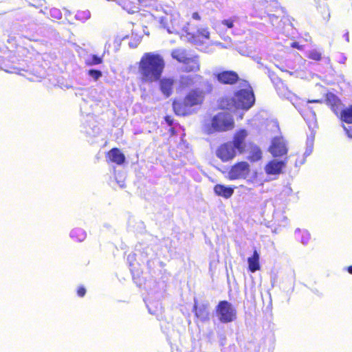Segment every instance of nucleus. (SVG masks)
Returning <instances> with one entry per match:
<instances>
[{
	"label": "nucleus",
	"mask_w": 352,
	"mask_h": 352,
	"mask_svg": "<svg viewBox=\"0 0 352 352\" xmlns=\"http://www.w3.org/2000/svg\"><path fill=\"white\" fill-rule=\"evenodd\" d=\"M163 56L155 52L144 53L138 63L139 80L143 84H152L160 80L165 69Z\"/></svg>",
	"instance_id": "nucleus-1"
},
{
	"label": "nucleus",
	"mask_w": 352,
	"mask_h": 352,
	"mask_svg": "<svg viewBox=\"0 0 352 352\" xmlns=\"http://www.w3.org/2000/svg\"><path fill=\"white\" fill-rule=\"evenodd\" d=\"M28 53L25 47L16 44L14 39L8 40L5 50L0 52V69L8 73L19 74L21 69L17 65Z\"/></svg>",
	"instance_id": "nucleus-2"
},
{
	"label": "nucleus",
	"mask_w": 352,
	"mask_h": 352,
	"mask_svg": "<svg viewBox=\"0 0 352 352\" xmlns=\"http://www.w3.org/2000/svg\"><path fill=\"white\" fill-rule=\"evenodd\" d=\"M205 96V91L203 89L197 87L191 89L183 98H177L173 100V110L179 116L190 115L195 107L204 103Z\"/></svg>",
	"instance_id": "nucleus-3"
},
{
	"label": "nucleus",
	"mask_w": 352,
	"mask_h": 352,
	"mask_svg": "<svg viewBox=\"0 0 352 352\" xmlns=\"http://www.w3.org/2000/svg\"><path fill=\"white\" fill-rule=\"evenodd\" d=\"M187 40L195 45H201L208 40L210 33L208 28H200L195 30L190 23H187L184 28Z\"/></svg>",
	"instance_id": "nucleus-4"
},
{
	"label": "nucleus",
	"mask_w": 352,
	"mask_h": 352,
	"mask_svg": "<svg viewBox=\"0 0 352 352\" xmlns=\"http://www.w3.org/2000/svg\"><path fill=\"white\" fill-rule=\"evenodd\" d=\"M233 102L235 106L241 109L248 110L255 102L253 91L250 86L247 89H241L234 93Z\"/></svg>",
	"instance_id": "nucleus-5"
},
{
	"label": "nucleus",
	"mask_w": 352,
	"mask_h": 352,
	"mask_svg": "<svg viewBox=\"0 0 352 352\" xmlns=\"http://www.w3.org/2000/svg\"><path fill=\"white\" fill-rule=\"evenodd\" d=\"M212 131H228L234 128L233 118L228 113L220 112L215 115L211 122Z\"/></svg>",
	"instance_id": "nucleus-6"
},
{
	"label": "nucleus",
	"mask_w": 352,
	"mask_h": 352,
	"mask_svg": "<svg viewBox=\"0 0 352 352\" xmlns=\"http://www.w3.org/2000/svg\"><path fill=\"white\" fill-rule=\"evenodd\" d=\"M215 313L221 323H229L236 318V311L227 300H221L215 308Z\"/></svg>",
	"instance_id": "nucleus-7"
},
{
	"label": "nucleus",
	"mask_w": 352,
	"mask_h": 352,
	"mask_svg": "<svg viewBox=\"0 0 352 352\" xmlns=\"http://www.w3.org/2000/svg\"><path fill=\"white\" fill-rule=\"evenodd\" d=\"M250 165L246 161H239L230 167L228 172L230 180L246 179L250 173Z\"/></svg>",
	"instance_id": "nucleus-8"
},
{
	"label": "nucleus",
	"mask_w": 352,
	"mask_h": 352,
	"mask_svg": "<svg viewBox=\"0 0 352 352\" xmlns=\"http://www.w3.org/2000/svg\"><path fill=\"white\" fill-rule=\"evenodd\" d=\"M216 156L223 162L232 161L236 156L237 151L230 141L221 144L216 150Z\"/></svg>",
	"instance_id": "nucleus-9"
},
{
	"label": "nucleus",
	"mask_w": 352,
	"mask_h": 352,
	"mask_svg": "<svg viewBox=\"0 0 352 352\" xmlns=\"http://www.w3.org/2000/svg\"><path fill=\"white\" fill-rule=\"evenodd\" d=\"M248 135V131L245 129H241L234 133L232 140L230 141L239 154H243L247 151L248 144L245 140Z\"/></svg>",
	"instance_id": "nucleus-10"
},
{
	"label": "nucleus",
	"mask_w": 352,
	"mask_h": 352,
	"mask_svg": "<svg viewBox=\"0 0 352 352\" xmlns=\"http://www.w3.org/2000/svg\"><path fill=\"white\" fill-rule=\"evenodd\" d=\"M214 78L222 85H232L239 80L237 72L233 70H223L214 74Z\"/></svg>",
	"instance_id": "nucleus-11"
},
{
	"label": "nucleus",
	"mask_w": 352,
	"mask_h": 352,
	"mask_svg": "<svg viewBox=\"0 0 352 352\" xmlns=\"http://www.w3.org/2000/svg\"><path fill=\"white\" fill-rule=\"evenodd\" d=\"M157 82H159V89L165 98H168L173 94L175 85L173 78L161 77Z\"/></svg>",
	"instance_id": "nucleus-12"
},
{
	"label": "nucleus",
	"mask_w": 352,
	"mask_h": 352,
	"mask_svg": "<svg viewBox=\"0 0 352 352\" xmlns=\"http://www.w3.org/2000/svg\"><path fill=\"white\" fill-rule=\"evenodd\" d=\"M270 152L273 157H281L287 153L285 142L278 137H276L272 140V144L269 148Z\"/></svg>",
	"instance_id": "nucleus-13"
},
{
	"label": "nucleus",
	"mask_w": 352,
	"mask_h": 352,
	"mask_svg": "<svg viewBox=\"0 0 352 352\" xmlns=\"http://www.w3.org/2000/svg\"><path fill=\"white\" fill-rule=\"evenodd\" d=\"M106 159L108 163H115L122 165L126 160L125 155L118 148H112L106 153Z\"/></svg>",
	"instance_id": "nucleus-14"
},
{
	"label": "nucleus",
	"mask_w": 352,
	"mask_h": 352,
	"mask_svg": "<svg viewBox=\"0 0 352 352\" xmlns=\"http://www.w3.org/2000/svg\"><path fill=\"white\" fill-rule=\"evenodd\" d=\"M193 312L195 316L202 322L209 319L208 303H199L197 301H195L193 306Z\"/></svg>",
	"instance_id": "nucleus-15"
},
{
	"label": "nucleus",
	"mask_w": 352,
	"mask_h": 352,
	"mask_svg": "<svg viewBox=\"0 0 352 352\" xmlns=\"http://www.w3.org/2000/svg\"><path fill=\"white\" fill-rule=\"evenodd\" d=\"M325 102L331 109L338 116L342 110V102L335 94L327 93L325 97Z\"/></svg>",
	"instance_id": "nucleus-16"
},
{
	"label": "nucleus",
	"mask_w": 352,
	"mask_h": 352,
	"mask_svg": "<svg viewBox=\"0 0 352 352\" xmlns=\"http://www.w3.org/2000/svg\"><path fill=\"white\" fill-rule=\"evenodd\" d=\"M247 150L249 151L248 160L250 162H256L262 159L263 153L261 148L254 142H248Z\"/></svg>",
	"instance_id": "nucleus-17"
},
{
	"label": "nucleus",
	"mask_w": 352,
	"mask_h": 352,
	"mask_svg": "<svg viewBox=\"0 0 352 352\" xmlns=\"http://www.w3.org/2000/svg\"><path fill=\"white\" fill-rule=\"evenodd\" d=\"M285 166V162L273 160L265 165V170L267 175H279Z\"/></svg>",
	"instance_id": "nucleus-18"
},
{
	"label": "nucleus",
	"mask_w": 352,
	"mask_h": 352,
	"mask_svg": "<svg viewBox=\"0 0 352 352\" xmlns=\"http://www.w3.org/2000/svg\"><path fill=\"white\" fill-rule=\"evenodd\" d=\"M184 64V71L185 72H196L200 69V64L197 56H188Z\"/></svg>",
	"instance_id": "nucleus-19"
},
{
	"label": "nucleus",
	"mask_w": 352,
	"mask_h": 352,
	"mask_svg": "<svg viewBox=\"0 0 352 352\" xmlns=\"http://www.w3.org/2000/svg\"><path fill=\"white\" fill-rule=\"evenodd\" d=\"M259 259V252L256 250H254L252 255L248 258V270L250 272L254 273L261 270Z\"/></svg>",
	"instance_id": "nucleus-20"
},
{
	"label": "nucleus",
	"mask_w": 352,
	"mask_h": 352,
	"mask_svg": "<svg viewBox=\"0 0 352 352\" xmlns=\"http://www.w3.org/2000/svg\"><path fill=\"white\" fill-rule=\"evenodd\" d=\"M214 193L219 197L225 199H229L234 193V188L231 186H226L223 184H216L214 186Z\"/></svg>",
	"instance_id": "nucleus-21"
},
{
	"label": "nucleus",
	"mask_w": 352,
	"mask_h": 352,
	"mask_svg": "<svg viewBox=\"0 0 352 352\" xmlns=\"http://www.w3.org/2000/svg\"><path fill=\"white\" fill-rule=\"evenodd\" d=\"M340 120L347 124H352V104L342 109L338 116Z\"/></svg>",
	"instance_id": "nucleus-22"
},
{
	"label": "nucleus",
	"mask_w": 352,
	"mask_h": 352,
	"mask_svg": "<svg viewBox=\"0 0 352 352\" xmlns=\"http://www.w3.org/2000/svg\"><path fill=\"white\" fill-rule=\"evenodd\" d=\"M171 56L179 63H184L189 56L186 50L175 49L171 52Z\"/></svg>",
	"instance_id": "nucleus-23"
},
{
	"label": "nucleus",
	"mask_w": 352,
	"mask_h": 352,
	"mask_svg": "<svg viewBox=\"0 0 352 352\" xmlns=\"http://www.w3.org/2000/svg\"><path fill=\"white\" fill-rule=\"evenodd\" d=\"M266 14L272 13V12H278L280 11L281 12H284L283 8L280 6V3L276 0H271L269 2L266 3L265 6Z\"/></svg>",
	"instance_id": "nucleus-24"
},
{
	"label": "nucleus",
	"mask_w": 352,
	"mask_h": 352,
	"mask_svg": "<svg viewBox=\"0 0 352 352\" xmlns=\"http://www.w3.org/2000/svg\"><path fill=\"white\" fill-rule=\"evenodd\" d=\"M71 237L77 241H82L86 238V232L81 228H74L71 232Z\"/></svg>",
	"instance_id": "nucleus-25"
},
{
	"label": "nucleus",
	"mask_w": 352,
	"mask_h": 352,
	"mask_svg": "<svg viewBox=\"0 0 352 352\" xmlns=\"http://www.w3.org/2000/svg\"><path fill=\"white\" fill-rule=\"evenodd\" d=\"M267 14L273 26L278 27L280 25V23L282 22V17L280 16L276 15L273 13H268Z\"/></svg>",
	"instance_id": "nucleus-26"
},
{
	"label": "nucleus",
	"mask_w": 352,
	"mask_h": 352,
	"mask_svg": "<svg viewBox=\"0 0 352 352\" xmlns=\"http://www.w3.org/2000/svg\"><path fill=\"white\" fill-rule=\"evenodd\" d=\"M307 58L316 61H320L322 60V53L318 50H313L309 52Z\"/></svg>",
	"instance_id": "nucleus-27"
},
{
	"label": "nucleus",
	"mask_w": 352,
	"mask_h": 352,
	"mask_svg": "<svg viewBox=\"0 0 352 352\" xmlns=\"http://www.w3.org/2000/svg\"><path fill=\"white\" fill-rule=\"evenodd\" d=\"M102 63V57H100L96 54L91 56L90 58L86 62L87 65H96Z\"/></svg>",
	"instance_id": "nucleus-28"
},
{
	"label": "nucleus",
	"mask_w": 352,
	"mask_h": 352,
	"mask_svg": "<svg viewBox=\"0 0 352 352\" xmlns=\"http://www.w3.org/2000/svg\"><path fill=\"white\" fill-rule=\"evenodd\" d=\"M180 82L182 86L185 87L190 86L194 84L193 79L190 76H182L180 79Z\"/></svg>",
	"instance_id": "nucleus-29"
},
{
	"label": "nucleus",
	"mask_w": 352,
	"mask_h": 352,
	"mask_svg": "<svg viewBox=\"0 0 352 352\" xmlns=\"http://www.w3.org/2000/svg\"><path fill=\"white\" fill-rule=\"evenodd\" d=\"M88 74L92 77L95 80H97L102 76V72L97 69H90L88 72Z\"/></svg>",
	"instance_id": "nucleus-30"
},
{
	"label": "nucleus",
	"mask_w": 352,
	"mask_h": 352,
	"mask_svg": "<svg viewBox=\"0 0 352 352\" xmlns=\"http://www.w3.org/2000/svg\"><path fill=\"white\" fill-rule=\"evenodd\" d=\"M234 19H224L221 21V24L227 27L228 28H232L234 27Z\"/></svg>",
	"instance_id": "nucleus-31"
},
{
	"label": "nucleus",
	"mask_w": 352,
	"mask_h": 352,
	"mask_svg": "<svg viewBox=\"0 0 352 352\" xmlns=\"http://www.w3.org/2000/svg\"><path fill=\"white\" fill-rule=\"evenodd\" d=\"M343 129L345 131L346 135L351 139H352V126H346L343 125Z\"/></svg>",
	"instance_id": "nucleus-32"
},
{
	"label": "nucleus",
	"mask_w": 352,
	"mask_h": 352,
	"mask_svg": "<svg viewBox=\"0 0 352 352\" xmlns=\"http://www.w3.org/2000/svg\"><path fill=\"white\" fill-rule=\"evenodd\" d=\"M86 289L84 286H80L77 289V294L79 297H83L86 294Z\"/></svg>",
	"instance_id": "nucleus-33"
},
{
	"label": "nucleus",
	"mask_w": 352,
	"mask_h": 352,
	"mask_svg": "<svg viewBox=\"0 0 352 352\" xmlns=\"http://www.w3.org/2000/svg\"><path fill=\"white\" fill-rule=\"evenodd\" d=\"M164 120L169 126L173 125V120L170 116H166Z\"/></svg>",
	"instance_id": "nucleus-34"
},
{
	"label": "nucleus",
	"mask_w": 352,
	"mask_h": 352,
	"mask_svg": "<svg viewBox=\"0 0 352 352\" xmlns=\"http://www.w3.org/2000/svg\"><path fill=\"white\" fill-rule=\"evenodd\" d=\"M291 46L292 47L296 48V49H298L299 50H303V46L300 45L298 42L292 43Z\"/></svg>",
	"instance_id": "nucleus-35"
},
{
	"label": "nucleus",
	"mask_w": 352,
	"mask_h": 352,
	"mask_svg": "<svg viewBox=\"0 0 352 352\" xmlns=\"http://www.w3.org/2000/svg\"><path fill=\"white\" fill-rule=\"evenodd\" d=\"M127 3V1H124V8L129 12H133L134 11L133 10V7L131 6H128Z\"/></svg>",
	"instance_id": "nucleus-36"
},
{
	"label": "nucleus",
	"mask_w": 352,
	"mask_h": 352,
	"mask_svg": "<svg viewBox=\"0 0 352 352\" xmlns=\"http://www.w3.org/2000/svg\"><path fill=\"white\" fill-rule=\"evenodd\" d=\"M192 18L197 21H200L201 19L200 14L197 12H195L192 13Z\"/></svg>",
	"instance_id": "nucleus-37"
},
{
	"label": "nucleus",
	"mask_w": 352,
	"mask_h": 352,
	"mask_svg": "<svg viewBox=\"0 0 352 352\" xmlns=\"http://www.w3.org/2000/svg\"><path fill=\"white\" fill-rule=\"evenodd\" d=\"M308 102H314V103H322V100L321 99H316L312 100H309Z\"/></svg>",
	"instance_id": "nucleus-38"
},
{
	"label": "nucleus",
	"mask_w": 352,
	"mask_h": 352,
	"mask_svg": "<svg viewBox=\"0 0 352 352\" xmlns=\"http://www.w3.org/2000/svg\"><path fill=\"white\" fill-rule=\"evenodd\" d=\"M347 271L349 274H352V265H350L347 267Z\"/></svg>",
	"instance_id": "nucleus-39"
}]
</instances>
